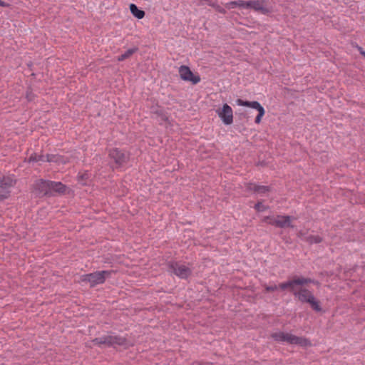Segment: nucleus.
I'll list each match as a JSON object with an SVG mask.
<instances>
[{"label": "nucleus", "instance_id": "obj_1", "mask_svg": "<svg viewBox=\"0 0 365 365\" xmlns=\"http://www.w3.org/2000/svg\"><path fill=\"white\" fill-rule=\"evenodd\" d=\"M271 336L274 340L279 342H287L289 344L300 345L302 346L310 345V342L307 339L283 331L274 332L272 334Z\"/></svg>", "mask_w": 365, "mask_h": 365}, {"label": "nucleus", "instance_id": "obj_2", "mask_svg": "<svg viewBox=\"0 0 365 365\" xmlns=\"http://www.w3.org/2000/svg\"><path fill=\"white\" fill-rule=\"evenodd\" d=\"M36 186L40 189V192L43 194L48 193H63L66 191V187L60 182H52L39 180L36 182Z\"/></svg>", "mask_w": 365, "mask_h": 365}, {"label": "nucleus", "instance_id": "obj_3", "mask_svg": "<svg viewBox=\"0 0 365 365\" xmlns=\"http://www.w3.org/2000/svg\"><path fill=\"white\" fill-rule=\"evenodd\" d=\"M294 218L290 216L277 215L274 216H267L262 219V221L265 223L274 225L278 227L285 228L289 227H293L292 222Z\"/></svg>", "mask_w": 365, "mask_h": 365}, {"label": "nucleus", "instance_id": "obj_4", "mask_svg": "<svg viewBox=\"0 0 365 365\" xmlns=\"http://www.w3.org/2000/svg\"><path fill=\"white\" fill-rule=\"evenodd\" d=\"M110 272L109 271H100L91 274H84L81 277L83 282H88L91 287L98 284H102L105 282L106 279L109 277Z\"/></svg>", "mask_w": 365, "mask_h": 365}, {"label": "nucleus", "instance_id": "obj_5", "mask_svg": "<svg viewBox=\"0 0 365 365\" xmlns=\"http://www.w3.org/2000/svg\"><path fill=\"white\" fill-rule=\"evenodd\" d=\"M304 285L298 286L297 294L294 295L297 296L300 301L308 302L314 309L319 310V308L318 302L315 300L312 294L304 288Z\"/></svg>", "mask_w": 365, "mask_h": 365}, {"label": "nucleus", "instance_id": "obj_6", "mask_svg": "<svg viewBox=\"0 0 365 365\" xmlns=\"http://www.w3.org/2000/svg\"><path fill=\"white\" fill-rule=\"evenodd\" d=\"M16 180L13 175L4 176L0 180V200L9 197L11 188L15 185Z\"/></svg>", "mask_w": 365, "mask_h": 365}, {"label": "nucleus", "instance_id": "obj_7", "mask_svg": "<svg viewBox=\"0 0 365 365\" xmlns=\"http://www.w3.org/2000/svg\"><path fill=\"white\" fill-rule=\"evenodd\" d=\"M236 103L240 106H246L254 108L257 110L258 114L255 118V122L257 124H259L262 121V117L265 114L264 108L257 101H247L242 99H237Z\"/></svg>", "mask_w": 365, "mask_h": 365}, {"label": "nucleus", "instance_id": "obj_8", "mask_svg": "<svg viewBox=\"0 0 365 365\" xmlns=\"http://www.w3.org/2000/svg\"><path fill=\"white\" fill-rule=\"evenodd\" d=\"M93 341L98 345L107 344L111 346L117 344L123 346L125 344V339L124 338L112 335L96 338Z\"/></svg>", "mask_w": 365, "mask_h": 365}, {"label": "nucleus", "instance_id": "obj_9", "mask_svg": "<svg viewBox=\"0 0 365 365\" xmlns=\"http://www.w3.org/2000/svg\"><path fill=\"white\" fill-rule=\"evenodd\" d=\"M249 9L262 14H268L272 11V8L268 4L267 0H250Z\"/></svg>", "mask_w": 365, "mask_h": 365}, {"label": "nucleus", "instance_id": "obj_10", "mask_svg": "<svg viewBox=\"0 0 365 365\" xmlns=\"http://www.w3.org/2000/svg\"><path fill=\"white\" fill-rule=\"evenodd\" d=\"M216 113L225 125H230L232 123L233 110L227 103L224 104L222 108H217Z\"/></svg>", "mask_w": 365, "mask_h": 365}, {"label": "nucleus", "instance_id": "obj_11", "mask_svg": "<svg viewBox=\"0 0 365 365\" xmlns=\"http://www.w3.org/2000/svg\"><path fill=\"white\" fill-rule=\"evenodd\" d=\"M309 282L310 280L304 277H297L291 281L281 283L279 285V287L282 289H289L294 293V294H297V287L299 285H305Z\"/></svg>", "mask_w": 365, "mask_h": 365}, {"label": "nucleus", "instance_id": "obj_12", "mask_svg": "<svg viewBox=\"0 0 365 365\" xmlns=\"http://www.w3.org/2000/svg\"><path fill=\"white\" fill-rule=\"evenodd\" d=\"M178 72L180 78L185 81L191 82L192 84H197L200 81V77L198 75H195L188 66H181Z\"/></svg>", "mask_w": 365, "mask_h": 365}, {"label": "nucleus", "instance_id": "obj_13", "mask_svg": "<svg viewBox=\"0 0 365 365\" xmlns=\"http://www.w3.org/2000/svg\"><path fill=\"white\" fill-rule=\"evenodd\" d=\"M170 269L172 272L182 279H186L191 274V270L188 267L178 262L170 263Z\"/></svg>", "mask_w": 365, "mask_h": 365}, {"label": "nucleus", "instance_id": "obj_14", "mask_svg": "<svg viewBox=\"0 0 365 365\" xmlns=\"http://www.w3.org/2000/svg\"><path fill=\"white\" fill-rule=\"evenodd\" d=\"M29 161H48V162H56V163H65L64 158L60 155H37L36 154L31 155L29 157Z\"/></svg>", "mask_w": 365, "mask_h": 365}, {"label": "nucleus", "instance_id": "obj_15", "mask_svg": "<svg viewBox=\"0 0 365 365\" xmlns=\"http://www.w3.org/2000/svg\"><path fill=\"white\" fill-rule=\"evenodd\" d=\"M109 156L113 159L115 163L119 165H123L128 160V155L117 148L110 150Z\"/></svg>", "mask_w": 365, "mask_h": 365}, {"label": "nucleus", "instance_id": "obj_16", "mask_svg": "<svg viewBox=\"0 0 365 365\" xmlns=\"http://www.w3.org/2000/svg\"><path fill=\"white\" fill-rule=\"evenodd\" d=\"M247 189L250 190H253L255 192L259 194H264L269 191V187L264 185H257L254 183H250L247 185Z\"/></svg>", "mask_w": 365, "mask_h": 365}, {"label": "nucleus", "instance_id": "obj_17", "mask_svg": "<svg viewBox=\"0 0 365 365\" xmlns=\"http://www.w3.org/2000/svg\"><path fill=\"white\" fill-rule=\"evenodd\" d=\"M130 10L131 14L138 19H141L145 16V12L143 10L138 9L134 4L130 5Z\"/></svg>", "mask_w": 365, "mask_h": 365}, {"label": "nucleus", "instance_id": "obj_18", "mask_svg": "<svg viewBox=\"0 0 365 365\" xmlns=\"http://www.w3.org/2000/svg\"><path fill=\"white\" fill-rule=\"evenodd\" d=\"M138 48H130L128 49V51H126L124 53H123L122 55L119 56L118 57V61H123L127 58H128L129 57H130L134 53H135L137 51Z\"/></svg>", "mask_w": 365, "mask_h": 365}, {"label": "nucleus", "instance_id": "obj_19", "mask_svg": "<svg viewBox=\"0 0 365 365\" xmlns=\"http://www.w3.org/2000/svg\"><path fill=\"white\" fill-rule=\"evenodd\" d=\"M89 177V173L88 172L79 173L78 175V181L82 184H86L84 180L88 179Z\"/></svg>", "mask_w": 365, "mask_h": 365}, {"label": "nucleus", "instance_id": "obj_20", "mask_svg": "<svg viewBox=\"0 0 365 365\" xmlns=\"http://www.w3.org/2000/svg\"><path fill=\"white\" fill-rule=\"evenodd\" d=\"M237 7L242 9H249V1L237 0Z\"/></svg>", "mask_w": 365, "mask_h": 365}, {"label": "nucleus", "instance_id": "obj_21", "mask_svg": "<svg viewBox=\"0 0 365 365\" xmlns=\"http://www.w3.org/2000/svg\"><path fill=\"white\" fill-rule=\"evenodd\" d=\"M255 208L258 212H263V211L266 210L268 208V207L264 205L262 202H258L255 205Z\"/></svg>", "mask_w": 365, "mask_h": 365}, {"label": "nucleus", "instance_id": "obj_22", "mask_svg": "<svg viewBox=\"0 0 365 365\" xmlns=\"http://www.w3.org/2000/svg\"><path fill=\"white\" fill-rule=\"evenodd\" d=\"M156 114H158L160 116V121H166L168 120V116L163 110H160L159 112H157Z\"/></svg>", "mask_w": 365, "mask_h": 365}, {"label": "nucleus", "instance_id": "obj_23", "mask_svg": "<svg viewBox=\"0 0 365 365\" xmlns=\"http://www.w3.org/2000/svg\"><path fill=\"white\" fill-rule=\"evenodd\" d=\"M237 1H230L229 3H227L225 4V6L227 9H234L235 7H237Z\"/></svg>", "mask_w": 365, "mask_h": 365}, {"label": "nucleus", "instance_id": "obj_24", "mask_svg": "<svg viewBox=\"0 0 365 365\" xmlns=\"http://www.w3.org/2000/svg\"><path fill=\"white\" fill-rule=\"evenodd\" d=\"M264 288L267 292H274L277 289L278 287L275 284L270 286L265 285Z\"/></svg>", "mask_w": 365, "mask_h": 365}, {"label": "nucleus", "instance_id": "obj_25", "mask_svg": "<svg viewBox=\"0 0 365 365\" xmlns=\"http://www.w3.org/2000/svg\"><path fill=\"white\" fill-rule=\"evenodd\" d=\"M214 8H215L217 11H219V12H220V13H222V14H225V10L223 8H222L221 6H220L219 5H217V4H216V5H215V7H214Z\"/></svg>", "mask_w": 365, "mask_h": 365}, {"label": "nucleus", "instance_id": "obj_26", "mask_svg": "<svg viewBox=\"0 0 365 365\" xmlns=\"http://www.w3.org/2000/svg\"><path fill=\"white\" fill-rule=\"evenodd\" d=\"M26 98L29 101H32L34 99V95L32 94L31 92H30V91L27 92V93H26Z\"/></svg>", "mask_w": 365, "mask_h": 365}, {"label": "nucleus", "instance_id": "obj_27", "mask_svg": "<svg viewBox=\"0 0 365 365\" xmlns=\"http://www.w3.org/2000/svg\"><path fill=\"white\" fill-rule=\"evenodd\" d=\"M207 4L210 6L215 7L216 3L213 2L212 0H207Z\"/></svg>", "mask_w": 365, "mask_h": 365}, {"label": "nucleus", "instance_id": "obj_28", "mask_svg": "<svg viewBox=\"0 0 365 365\" xmlns=\"http://www.w3.org/2000/svg\"><path fill=\"white\" fill-rule=\"evenodd\" d=\"M5 5H6L5 3L3 1L0 0V6H5Z\"/></svg>", "mask_w": 365, "mask_h": 365}, {"label": "nucleus", "instance_id": "obj_29", "mask_svg": "<svg viewBox=\"0 0 365 365\" xmlns=\"http://www.w3.org/2000/svg\"><path fill=\"white\" fill-rule=\"evenodd\" d=\"M360 53L365 57V51H361Z\"/></svg>", "mask_w": 365, "mask_h": 365}]
</instances>
